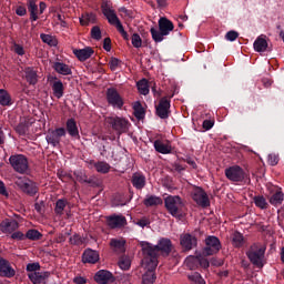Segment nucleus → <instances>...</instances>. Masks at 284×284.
Masks as SVG:
<instances>
[{"label": "nucleus", "mask_w": 284, "mask_h": 284, "mask_svg": "<svg viewBox=\"0 0 284 284\" xmlns=\"http://www.w3.org/2000/svg\"><path fill=\"white\" fill-rule=\"evenodd\" d=\"M29 130H30V121L28 120H23L16 126V132H18V134H20L21 136H26Z\"/></svg>", "instance_id": "nucleus-32"}, {"label": "nucleus", "mask_w": 284, "mask_h": 284, "mask_svg": "<svg viewBox=\"0 0 284 284\" xmlns=\"http://www.w3.org/2000/svg\"><path fill=\"white\" fill-rule=\"evenodd\" d=\"M71 245H83V237L79 234H74L70 237Z\"/></svg>", "instance_id": "nucleus-53"}, {"label": "nucleus", "mask_w": 284, "mask_h": 284, "mask_svg": "<svg viewBox=\"0 0 284 284\" xmlns=\"http://www.w3.org/2000/svg\"><path fill=\"white\" fill-rule=\"evenodd\" d=\"M164 205L171 216H175V219L183 216V200H181V196L169 195L164 199Z\"/></svg>", "instance_id": "nucleus-4"}, {"label": "nucleus", "mask_w": 284, "mask_h": 284, "mask_svg": "<svg viewBox=\"0 0 284 284\" xmlns=\"http://www.w3.org/2000/svg\"><path fill=\"white\" fill-rule=\"evenodd\" d=\"M67 132L70 136H79V129L77 128V121L74 119L67 121Z\"/></svg>", "instance_id": "nucleus-29"}, {"label": "nucleus", "mask_w": 284, "mask_h": 284, "mask_svg": "<svg viewBox=\"0 0 284 284\" xmlns=\"http://www.w3.org/2000/svg\"><path fill=\"white\" fill-rule=\"evenodd\" d=\"M105 121L119 136H121V134H125V132L130 130V122L125 120V118L109 116Z\"/></svg>", "instance_id": "nucleus-6"}, {"label": "nucleus", "mask_w": 284, "mask_h": 284, "mask_svg": "<svg viewBox=\"0 0 284 284\" xmlns=\"http://www.w3.org/2000/svg\"><path fill=\"white\" fill-rule=\"evenodd\" d=\"M26 239H29V241H41V239H43V234L34 229H31L26 233Z\"/></svg>", "instance_id": "nucleus-41"}, {"label": "nucleus", "mask_w": 284, "mask_h": 284, "mask_svg": "<svg viewBox=\"0 0 284 284\" xmlns=\"http://www.w3.org/2000/svg\"><path fill=\"white\" fill-rule=\"evenodd\" d=\"M267 190H268V203H271V205H274V207H277V205H282L283 204V200H284V193H283V189L276 186V185H267Z\"/></svg>", "instance_id": "nucleus-7"}, {"label": "nucleus", "mask_w": 284, "mask_h": 284, "mask_svg": "<svg viewBox=\"0 0 284 284\" xmlns=\"http://www.w3.org/2000/svg\"><path fill=\"white\" fill-rule=\"evenodd\" d=\"M142 265L145 267L146 272L142 275V284H154L156 281V266L152 267L151 262H146L145 257L142 260Z\"/></svg>", "instance_id": "nucleus-8"}, {"label": "nucleus", "mask_w": 284, "mask_h": 284, "mask_svg": "<svg viewBox=\"0 0 284 284\" xmlns=\"http://www.w3.org/2000/svg\"><path fill=\"white\" fill-rule=\"evenodd\" d=\"M52 90H53V95L57 99H61V97H63V82H61L60 80H57L55 82H53L52 84Z\"/></svg>", "instance_id": "nucleus-35"}, {"label": "nucleus", "mask_w": 284, "mask_h": 284, "mask_svg": "<svg viewBox=\"0 0 284 284\" xmlns=\"http://www.w3.org/2000/svg\"><path fill=\"white\" fill-rule=\"evenodd\" d=\"M225 176L229 181L241 182L245 179V171L239 165H233L225 169Z\"/></svg>", "instance_id": "nucleus-9"}, {"label": "nucleus", "mask_w": 284, "mask_h": 284, "mask_svg": "<svg viewBox=\"0 0 284 284\" xmlns=\"http://www.w3.org/2000/svg\"><path fill=\"white\" fill-rule=\"evenodd\" d=\"M132 183L133 186L136 187V190H143L145 187V176L142 174L135 173L132 176Z\"/></svg>", "instance_id": "nucleus-27"}, {"label": "nucleus", "mask_w": 284, "mask_h": 284, "mask_svg": "<svg viewBox=\"0 0 284 284\" xmlns=\"http://www.w3.org/2000/svg\"><path fill=\"white\" fill-rule=\"evenodd\" d=\"M133 110L135 119H139V121H141V119H145V109H143V104H141V102H135Z\"/></svg>", "instance_id": "nucleus-34"}, {"label": "nucleus", "mask_w": 284, "mask_h": 284, "mask_svg": "<svg viewBox=\"0 0 284 284\" xmlns=\"http://www.w3.org/2000/svg\"><path fill=\"white\" fill-rule=\"evenodd\" d=\"M65 205H68V201L65 200H58L55 202V207H54V212L55 214H63V210H65Z\"/></svg>", "instance_id": "nucleus-43"}, {"label": "nucleus", "mask_w": 284, "mask_h": 284, "mask_svg": "<svg viewBox=\"0 0 284 284\" xmlns=\"http://www.w3.org/2000/svg\"><path fill=\"white\" fill-rule=\"evenodd\" d=\"M192 199L200 207H210V197L201 187H195L192 193Z\"/></svg>", "instance_id": "nucleus-12"}, {"label": "nucleus", "mask_w": 284, "mask_h": 284, "mask_svg": "<svg viewBox=\"0 0 284 284\" xmlns=\"http://www.w3.org/2000/svg\"><path fill=\"white\" fill-rule=\"evenodd\" d=\"M103 49L106 52H110V50H112V40L110 38H105L103 41Z\"/></svg>", "instance_id": "nucleus-60"}, {"label": "nucleus", "mask_w": 284, "mask_h": 284, "mask_svg": "<svg viewBox=\"0 0 284 284\" xmlns=\"http://www.w3.org/2000/svg\"><path fill=\"white\" fill-rule=\"evenodd\" d=\"M16 13L18 14V17H26L27 10L24 9V7H18Z\"/></svg>", "instance_id": "nucleus-64"}, {"label": "nucleus", "mask_w": 284, "mask_h": 284, "mask_svg": "<svg viewBox=\"0 0 284 284\" xmlns=\"http://www.w3.org/2000/svg\"><path fill=\"white\" fill-rule=\"evenodd\" d=\"M119 12H122V14H124V17H129L130 19H132V17H133V12L125 9V7H121L119 9Z\"/></svg>", "instance_id": "nucleus-63"}, {"label": "nucleus", "mask_w": 284, "mask_h": 284, "mask_svg": "<svg viewBox=\"0 0 284 284\" xmlns=\"http://www.w3.org/2000/svg\"><path fill=\"white\" fill-rule=\"evenodd\" d=\"M94 281L99 284L114 283V275L110 271L101 270L95 274Z\"/></svg>", "instance_id": "nucleus-18"}, {"label": "nucleus", "mask_w": 284, "mask_h": 284, "mask_svg": "<svg viewBox=\"0 0 284 284\" xmlns=\"http://www.w3.org/2000/svg\"><path fill=\"white\" fill-rule=\"evenodd\" d=\"M73 53L79 61H88L94 54V49L92 47H85L84 49H75Z\"/></svg>", "instance_id": "nucleus-22"}, {"label": "nucleus", "mask_w": 284, "mask_h": 284, "mask_svg": "<svg viewBox=\"0 0 284 284\" xmlns=\"http://www.w3.org/2000/svg\"><path fill=\"white\" fill-rule=\"evenodd\" d=\"M0 230L3 234H12V232H17V230H19V222H17V220L2 221L0 223Z\"/></svg>", "instance_id": "nucleus-20"}, {"label": "nucleus", "mask_w": 284, "mask_h": 284, "mask_svg": "<svg viewBox=\"0 0 284 284\" xmlns=\"http://www.w3.org/2000/svg\"><path fill=\"white\" fill-rule=\"evenodd\" d=\"M142 247L143 258L146 263H151V267H159V256L168 257L172 254L174 245L170 239L162 237L158 245H152L149 242H140Z\"/></svg>", "instance_id": "nucleus-1"}, {"label": "nucleus", "mask_w": 284, "mask_h": 284, "mask_svg": "<svg viewBox=\"0 0 284 284\" xmlns=\"http://www.w3.org/2000/svg\"><path fill=\"white\" fill-rule=\"evenodd\" d=\"M53 69L58 74H63L64 77L68 74H72V69H70V65L61 62L53 63Z\"/></svg>", "instance_id": "nucleus-26"}, {"label": "nucleus", "mask_w": 284, "mask_h": 284, "mask_svg": "<svg viewBox=\"0 0 284 284\" xmlns=\"http://www.w3.org/2000/svg\"><path fill=\"white\" fill-rule=\"evenodd\" d=\"M87 183L91 185V187H101V182L97 178H89Z\"/></svg>", "instance_id": "nucleus-57"}, {"label": "nucleus", "mask_w": 284, "mask_h": 284, "mask_svg": "<svg viewBox=\"0 0 284 284\" xmlns=\"http://www.w3.org/2000/svg\"><path fill=\"white\" fill-rule=\"evenodd\" d=\"M197 257V265H200V267H203L204 270H207V267H210V261H207V258H205L203 255H196Z\"/></svg>", "instance_id": "nucleus-49"}, {"label": "nucleus", "mask_w": 284, "mask_h": 284, "mask_svg": "<svg viewBox=\"0 0 284 284\" xmlns=\"http://www.w3.org/2000/svg\"><path fill=\"white\" fill-rule=\"evenodd\" d=\"M170 99H168V97H163L155 106V113L160 119H168L170 116Z\"/></svg>", "instance_id": "nucleus-13"}, {"label": "nucleus", "mask_w": 284, "mask_h": 284, "mask_svg": "<svg viewBox=\"0 0 284 284\" xmlns=\"http://www.w3.org/2000/svg\"><path fill=\"white\" fill-rule=\"evenodd\" d=\"M158 26L160 31L151 28V36L155 43H161L164 37H168L174 30V23L170 19L162 17L159 19Z\"/></svg>", "instance_id": "nucleus-3"}, {"label": "nucleus", "mask_w": 284, "mask_h": 284, "mask_svg": "<svg viewBox=\"0 0 284 284\" xmlns=\"http://www.w3.org/2000/svg\"><path fill=\"white\" fill-rule=\"evenodd\" d=\"M119 63H121V61L116 58H111L109 65L111 70H116L119 68Z\"/></svg>", "instance_id": "nucleus-59"}, {"label": "nucleus", "mask_w": 284, "mask_h": 284, "mask_svg": "<svg viewBox=\"0 0 284 284\" xmlns=\"http://www.w3.org/2000/svg\"><path fill=\"white\" fill-rule=\"evenodd\" d=\"M278 155L276 154H268V164L274 166V165H278Z\"/></svg>", "instance_id": "nucleus-58"}, {"label": "nucleus", "mask_w": 284, "mask_h": 284, "mask_svg": "<svg viewBox=\"0 0 284 284\" xmlns=\"http://www.w3.org/2000/svg\"><path fill=\"white\" fill-rule=\"evenodd\" d=\"M106 99L108 103L110 105H113V108H118L121 110L123 108V98H121V94H119V91L114 88H110L106 90Z\"/></svg>", "instance_id": "nucleus-11"}, {"label": "nucleus", "mask_w": 284, "mask_h": 284, "mask_svg": "<svg viewBox=\"0 0 284 284\" xmlns=\"http://www.w3.org/2000/svg\"><path fill=\"white\" fill-rule=\"evenodd\" d=\"M94 168L97 172H100L101 174H108L110 172V164L106 162H98L94 164Z\"/></svg>", "instance_id": "nucleus-42"}, {"label": "nucleus", "mask_w": 284, "mask_h": 284, "mask_svg": "<svg viewBox=\"0 0 284 284\" xmlns=\"http://www.w3.org/2000/svg\"><path fill=\"white\" fill-rule=\"evenodd\" d=\"M138 90L140 92V94H143L144 97L146 94H150V85H148V80L146 79H142L140 80L138 83Z\"/></svg>", "instance_id": "nucleus-39"}, {"label": "nucleus", "mask_w": 284, "mask_h": 284, "mask_svg": "<svg viewBox=\"0 0 284 284\" xmlns=\"http://www.w3.org/2000/svg\"><path fill=\"white\" fill-rule=\"evenodd\" d=\"M102 9V13L104 14V17L108 19V22L111 26H114L115 23L120 22L121 20H119V17L116 16V12L113 9H110V7L108 6V3H103L101 6Z\"/></svg>", "instance_id": "nucleus-19"}, {"label": "nucleus", "mask_w": 284, "mask_h": 284, "mask_svg": "<svg viewBox=\"0 0 284 284\" xmlns=\"http://www.w3.org/2000/svg\"><path fill=\"white\" fill-rule=\"evenodd\" d=\"M11 239L16 241H23V239H26V235L21 231H18L12 233Z\"/></svg>", "instance_id": "nucleus-61"}, {"label": "nucleus", "mask_w": 284, "mask_h": 284, "mask_svg": "<svg viewBox=\"0 0 284 284\" xmlns=\"http://www.w3.org/2000/svg\"><path fill=\"white\" fill-rule=\"evenodd\" d=\"M180 245L184 252H190V250H194L199 245V240L190 233H184L180 236Z\"/></svg>", "instance_id": "nucleus-10"}, {"label": "nucleus", "mask_w": 284, "mask_h": 284, "mask_svg": "<svg viewBox=\"0 0 284 284\" xmlns=\"http://www.w3.org/2000/svg\"><path fill=\"white\" fill-rule=\"evenodd\" d=\"M154 148L155 151L160 154H170V152H172V146L170 144L163 143V141L161 140L154 141Z\"/></svg>", "instance_id": "nucleus-25"}, {"label": "nucleus", "mask_w": 284, "mask_h": 284, "mask_svg": "<svg viewBox=\"0 0 284 284\" xmlns=\"http://www.w3.org/2000/svg\"><path fill=\"white\" fill-rule=\"evenodd\" d=\"M17 274V271L12 268L10 262L0 256V276L4 278H12Z\"/></svg>", "instance_id": "nucleus-16"}, {"label": "nucleus", "mask_w": 284, "mask_h": 284, "mask_svg": "<svg viewBox=\"0 0 284 284\" xmlns=\"http://www.w3.org/2000/svg\"><path fill=\"white\" fill-rule=\"evenodd\" d=\"M48 276H50V273L48 272H34L29 274V278L33 284H45V278H48Z\"/></svg>", "instance_id": "nucleus-23"}, {"label": "nucleus", "mask_w": 284, "mask_h": 284, "mask_svg": "<svg viewBox=\"0 0 284 284\" xmlns=\"http://www.w3.org/2000/svg\"><path fill=\"white\" fill-rule=\"evenodd\" d=\"M253 201L256 207H260V210H267V207H270L267 200H265V196L263 195L255 196Z\"/></svg>", "instance_id": "nucleus-37"}, {"label": "nucleus", "mask_w": 284, "mask_h": 284, "mask_svg": "<svg viewBox=\"0 0 284 284\" xmlns=\"http://www.w3.org/2000/svg\"><path fill=\"white\" fill-rule=\"evenodd\" d=\"M106 223L111 230H116V227H125L128 220L123 215H110L106 217Z\"/></svg>", "instance_id": "nucleus-17"}, {"label": "nucleus", "mask_w": 284, "mask_h": 284, "mask_svg": "<svg viewBox=\"0 0 284 284\" xmlns=\"http://www.w3.org/2000/svg\"><path fill=\"white\" fill-rule=\"evenodd\" d=\"M29 179L28 178H18L17 180H16V185L18 186V187H20L21 190H23L27 185H28V183H29Z\"/></svg>", "instance_id": "nucleus-52"}, {"label": "nucleus", "mask_w": 284, "mask_h": 284, "mask_svg": "<svg viewBox=\"0 0 284 284\" xmlns=\"http://www.w3.org/2000/svg\"><path fill=\"white\" fill-rule=\"evenodd\" d=\"M231 239L233 247H243V245L245 244V239L243 237V234L239 232H234Z\"/></svg>", "instance_id": "nucleus-30"}, {"label": "nucleus", "mask_w": 284, "mask_h": 284, "mask_svg": "<svg viewBox=\"0 0 284 284\" xmlns=\"http://www.w3.org/2000/svg\"><path fill=\"white\" fill-rule=\"evenodd\" d=\"M12 99L10 98V93L8 91L0 89V105H12Z\"/></svg>", "instance_id": "nucleus-38"}, {"label": "nucleus", "mask_w": 284, "mask_h": 284, "mask_svg": "<svg viewBox=\"0 0 284 284\" xmlns=\"http://www.w3.org/2000/svg\"><path fill=\"white\" fill-rule=\"evenodd\" d=\"M145 207H153L154 205H163V200L156 195H151L143 201Z\"/></svg>", "instance_id": "nucleus-28"}, {"label": "nucleus", "mask_w": 284, "mask_h": 284, "mask_svg": "<svg viewBox=\"0 0 284 284\" xmlns=\"http://www.w3.org/2000/svg\"><path fill=\"white\" fill-rule=\"evenodd\" d=\"M26 73V80L30 85H37L39 82V75L37 74V71L33 68H26L24 70Z\"/></svg>", "instance_id": "nucleus-24"}, {"label": "nucleus", "mask_w": 284, "mask_h": 284, "mask_svg": "<svg viewBox=\"0 0 284 284\" xmlns=\"http://www.w3.org/2000/svg\"><path fill=\"white\" fill-rule=\"evenodd\" d=\"M82 263H91L94 265V263H99V252L87 248L82 255Z\"/></svg>", "instance_id": "nucleus-21"}, {"label": "nucleus", "mask_w": 284, "mask_h": 284, "mask_svg": "<svg viewBox=\"0 0 284 284\" xmlns=\"http://www.w3.org/2000/svg\"><path fill=\"white\" fill-rule=\"evenodd\" d=\"M202 128L204 130H212V128H214V121H212V120H204L203 124H202Z\"/></svg>", "instance_id": "nucleus-62"}, {"label": "nucleus", "mask_w": 284, "mask_h": 284, "mask_svg": "<svg viewBox=\"0 0 284 284\" xmlns=\"http://www.w3.org/2000/svg\"><path fill=\"white\" fill-rule=\"evenodd\" d=\"M40 38L42 39L43 43H48V45H57V40L52 38L50 34L42 33L40 34Z\"/></svg>", "instance_id": "nucleus-48"}, {"label": "nucleus", "mask_w": 284, "mask_h": 284, "mask_svg": "<svg viewBox=\"0 0 284 284\" xmlns=\"http://www.w3.org/2000/svg\"><path fill=\"white\" fill-rule=\"evenodd\" d=\"M133 48H141L143 45V40L139 33H133L131 37Z\"/></svg>", "instance_id": "nucleus-45"}, {"label": "nucleus", "mask_w": 284, "mask_h": 284, "mask_svg": "<svg viewBox=\"0 0 284 284\" xmlns=\"http://www.w3.org/2000/svg\"><path fill=\"white\" fill-rule=\"evenodd\" d=\"M118 264L121 270H130L131 262L128 257H121Z\"/></svg>", "instance_id": "nucleus-50"}, {"label": "nucleus", "mask_w": 284, "mask_h": 284, "mask_svg": "<svg viewBox=\"0 0 284 284\" xmlns=\"http://www.w3.org/2000/svg\"><path fill=\"white\" fill-rule=\"evenodd\" d=\"M94 19H97V16L93 13H85L80 18V23L81 26H88L89 21H94Z\"/></svg>", "instance_id": "nucleus-44"}, {"label": "nucleus", "mask_w": 284, "mask_h": 284, "mask_svg": "<svg viewBox=\"0 0 284 284\" xmlns=\"http://www.w3.org/2000/svg\"><path fill=\"white\" fill-rule=\"evenodd\" d=\"M61 136H65V129L59 128L52 131H49L47 134V142L53 148H57L61 143Z\"/></svg>", "instance_id": "nucleus-14"}, {"label": "nucleus", "mask_w": 284, "mask_h": 284, "mask_svg": "<svg viewBox=\"0 0 284 284\" xmlns=\"http://www.w3.org/2000/svg\"><path fill=\"white\" fill-rule=\"evenodd\" d=\"M9 163L18 174H28V170H30L28 158L23 154L11 155L9 158Z\"/></svg>", "instance_id": "nucleus-5"}, {"label": "nucleus", "mask_w": 284, "mask_h": 284, "mask_svg": "<svg viewBox=\"0 0 284 284\" xmlns=\"http://www.w3.org/2000/svg\"><path fill=\"white\" fill-rule=\"evenodd\" d=\"M26 194H29V196H34L37 192H39V187L37 184L32 181H29V183L26 185V187L22 190Z\"/></svg>", "instance_id": "nucleus-40"}, {"label": "nucleus", "mask_w": 284, "mask_h": 284, "mask_svg": "<svg viewBox=\"0 0 284 284\" xmlns=\"http://www.w3.org/2000/svg\"><path fill=\"white\" fill-rule=\"evenodd\" d=\"M185 263H186V266L190 267L191 270H196V267H199L196 255L187 257Z\"/></svg>", "instance_id": "nucleus-47"}, {"label": "nucleus", "mask_w": 284, "mask_h": 284, "mask_svg": "<svg viewBox=\"0 0 284 284\" xmlns=\"http://www.w3.org/2000/svg\"><path fill=\"white\" fill-rule=\"evenodd\" d=\"M225 39L227 41H236V39H239V32L236 31H229L226 34H225Z\"/></svg>", "instance_id": "nucleus-56"}, {"label": "nucleus", "mask_w": 284, "mask_h": 284, "mask_svg": "<svg viewBox=\"0 0 284 284\" xmlns=\"http://www.w3.org/2000/svg\"><path fill=\"white\" fill-rule=\"evenodd\" d=\"M220 251H214V247L206 245L203 251L202 254L203 256H213V254H219Z\"/></svg>", "instance_id": "nucleus-54"}, {"label": "nucleus", "mask_w": 284, "mask_h": 284, "mask_svg": "<svg viewBox=\"0 0 284 284\" xmlns=\"http://www.w3.org/2000/svg\"><path fill=\"white\" fill-rule=\"evenodd\" d=\"M91 37L92 39H95V41H101V28L98 26L93 27L91 29Z\"/></svg>", "instance_id": "nucleus-51"}, {"label": "nucleus", "mask_w": 284, "mask_h": 284, "mask_svg": "<svg viewBox=\"0 0 284 284\" xmlns=\"http://www.w3.org/2000/svg\"><path fill=\"white\" fill-rule=\"evenodd\" d=\"M267 247L261 243H254L250 246V263L255 270H261L267 264L265 252Z\"/></svg>", "instance_id": "nucleus-2"}, {"label": "nucleus", "mask_w": 284, "mask_h": 284, "mask_svg": "<svg viewBox=\"0 0 284 284\" xmlns=\"http://www.w3.org/2000/svg\"><path fill=\"white\" fill-rule=\"evenodd\" d=\"M205 245H209V247H213L214 251H221V241L216 236L206 237Z\"/></svg>", "instance_id": "nucleus-36"}, {"label": "nucleus", "mask_w": 284, "mask_h": 284, "mask_svg": "<svg viewBox=\"0 0 284 284\" xmlns=\"http://www.w3.org/2000/svg\"><path fill=\"white\" fill-rule=\"evenodd\" d=\"M189 281H191L192 284H205V280H203V277L199 273H194L193 275H189Z\"/></svg>", "instance_id": "nucleus-46"}, {"label": "nucleus", "mask_w": 284, "mask_h": 284, "mask_svg": "<svg viewBox=\"0 0 284 284\" xmlns=\"http://www.w3.org/2000/svg\"><path fill=\"white\" fill-rule=\"evenodd\" d=\"M255 52H272V47L267 43V36L261 34L253 43Z\"/></svg>", "instance_id": "nucleus-15"}, {"label": "nucleus", "mask_w": 284, "mask_h": 284, "mask_svg": "<svg viewBox=\"0 0 284 284\" xmlns=\"http://www.w3.org/2000/svg\"><path fill=\"white\" fill-rule=\"evenodd\" d=\"M38 270H41V265L39 263H30L27 265V272H31V274H34Z\"/></svg>", "instance_id": "nucleus-55"}, {"label": "nucleus", "mask_w": 284, "mask_h": 284, "mask_svg": "<svg viewBox=\"0 0 284 284\" xmlns=\"http://www.w3.org/2000/svg\"><path fill=\"white\" fill-rule=\"evenodd\" d=\"M110 245H111L112 250L118 252V254L125 253V242L124 241L111 240Z\"/></svg>", "instance_id": "nucleus-33"}, {"label": "nucleus", "mask_w": 284, "mask_h": 284, "mask_svg": "<svg viewBox=\"0 0 284 284\" xmlns=\"http://www.w3.org/2000/svg\"><path fill=\"white\" fill-rule=\"evenodd\" d=\"M28 10L30 12L31 21H37V19H39V16H37V11L39 10V7L37 6V2L34 0L28 1Z\"/></svg>", "instance_id": "nucleus-31"}]
</instances>
